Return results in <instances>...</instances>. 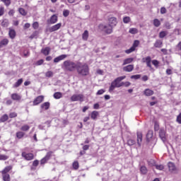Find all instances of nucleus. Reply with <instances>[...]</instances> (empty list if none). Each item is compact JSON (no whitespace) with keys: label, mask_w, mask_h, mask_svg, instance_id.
Segmentation results:
<instances>
[{"label":"nucleus","mask_w":181,"mask_h":181,"mask_svg":"<svg viewBox=\"0 0 181 181\" xmlns=\"http://www.w3.org/2000/svg\"><path fill=\"white\" fill-rule=\"evenodd\" d=\"M49 22L51 23V25L56 23V22H57V16L56 14L52 15Z\"/></svg>","instance_id":"17"},{"label":"nucleus","mask_w":181,"mask_h":181,"mask_svg":"<svg viewBox=\"0 0 181 181\" xmlns=\"http://www.w3.org/2000/svg\"><path fill=\"white\" fill-rule=\"evenodd\" d=\"M140 78H141V74L132 75L131 76V78L134 80H139Z\"/></svg>","instance_id":"50"},{"label":"nucleus","mask_w":181,"mask_h":181,"mask_svg":"<svg viewBox=\"0 0 181 181\" xmlns=\"http://www.w3.org/2000/svg\"><path fill=\"white\" fill-rule=\"evenodd\" d=\"M11 98L14 101H19L22 98V96L19 95L18 93H13L11 94Z\"/></svg>","instance_id":"19"},{"label":"nucleus","mask_w":181,"mask_h":181,"mask_svg":"<svg viewBox=\"0 0 181 181\" xmlns=\"http://www.w3.org/2000/svg\"><path fill=\"white\" fill-rule=\"evenodd\" d=\"M144 94L146 95V97H151V95H153V90H152L149 88H146L144 91Z\"/></svg>","instance_id":"18"},{"label":"nucleus","mask_w":181,"mask_h":181,"mask_svg":"<svg viewBox=\"0 0 181 181\" xmlns=\"http://www.w3.org/2000/svg\"><path fill=\"white\" fill-rule=\"evenodd\" d=\"M176 122L178 124H181V113H180L179 115L177 116Z\"/></svg>","instance_id":"56"},{"label":"nucleus","mask_w":181,"mask_h":181,"mask_svg":"<svg viewBox=\"0 0 181 181\" xmlns=\"http://www.w3.org/2000/svg\"><path fill=\"white\" fill-rule=\"evenodd\" d=\"M8 115H4L0 118V122H5L8 121Z\"/></svg>","instance_id":"38"},{"label":"nucleus","mask_w":181,"mask_h":181,"mask_svg":"<svg viewBox=\"0 0 181 181\" xmlns=\"http://www.w3.org/2000/svg\"><path fill=\"white\" fill-rule=\"evenodd\" d=\"M4 181H11V175L8 174H1Z\"/></svg>","instance_id":"32"},{"label":"nucleus","mask_w":181,"mask_h":181,"mask_svg":"<svg viewBox=\"0 0 181 181\" xmlns=\"http://www.w3.org/2000/svg\"><path fill=\"white\" fill-rule=\"evenodd\" d=\"M152 136H153V132L152 130H150L148 132V133L146 134L147 141H150L151 139Z\"/></svg>","instance_id":"31"},{"label":"nucleus","mask_w":181,"mask_h":181,"mask_svg":"<svg viewBox=\"0 0 181 181\" xmlns=\"http://www.w3.org/2000/svg\"><path fill=\"white\" fill-rule=\"evenodd\" d=\"M134 62V58H127L123 61L122 66H126V64H131Z\"/></svg>","instance_id":"22"},{"label":"nucleus","mask_w":181,"mask_h":181,"mask_svg":"<svg viewBox=\"0 0 181 181\" xmlns=\"http://www.w3.org/2000/svg\"><path fill=\"white\" fill-rule=\"evenodd\" d=\"M124 23H129L131 22V17L125 16L123 18Z\"/></svg>","instance_id":"40"},{"label":"nucleus","mask_w":181,"mask_h":181,"mask_svg":"<svg viewBox=\"0 0 181 181\" xmlns=\"http://www.w3.org/2000/svg\"><path fill=\"white\" fill-rule=\"evenodd\" d=\"M73 168L75 169V170H77L78 169V162L75 161L73 163Z\"/></svg>","instance_id":"53"},{"label":"nucleus","mask_w":181,"mask_h":181,"mask_svg":"<svg viewBox=\"0 0 181 181\" xmlns=\"http://www.w3.org/2000/svg\"><path fill=\"white\" fill-rule=\"evenodd\" d=\"M18 12L23 16H26V15L28 14V13H26V11H25L23 8H18Z\"/></svg>","instance_id":"37"},{"label":"nucleus","mask_w":181,"mask_h":181,"mask_svg":"<svg viewBox=\"0 0 181 181\" xmlns=\"http://www.w3.org/2000/svg\"><path fill=\"white\" fill-rule=\"evenodd\" d=\"M168 169H169V172H170L171 173H176V165L173 163V162H169L168 163Z\"/></svg>","instance_id":"8"},{"label":"nucleus","mask_w":181,"mask_h":181,"mask_svg":"<svg viewBox=\"0 0 181 181\" xmlns=\"http://www.w3.org/2000/svg\"><path fill=\"white\" fill-rule=\"evenodd\" d=\"M163 45V42H162V40H157L156 41V42L154 43V47L160 48V47H162Z\"/></svg>","instance_id":"26"},{"label":"nucleus","mask_w":181,"mask_h":181,"mask_svg":"<svg viewBox=\"0 0 181 181\" xmlns=\"http://www.w3.org/2000/svg\"><path fill=\"white\" fill-rule=\"evenodd\" d=\"M63 97V94L60 92H56L54 93V98L56 100H60Z\"/></svg>","instance_id":"29"},{"label":"nucleus","mask_w":181,"mask_h":181,"mask_svg":"<svg viewBox=\"0 0 181 181\" xmlns=\"http://www.w3.org/2000/svg\"><path fill=\"white\" fill-rule=\"evenodd\" d=\"M66 57H67V55H66V54L59 55V57H57L54 59V63H59V62H62V60H64V59H66Z\"/></svg>","instance_id":"12"},{"label":"nucleus","mask_w":181,"mask_h":181,"mask_svg":"<svg viewBox=\"0 0 181 181\" xmlns=\"http://www.w3.org/2000/svg\"><path fill=\"white\" fill-rule=\"evenodd\" d=\"M41 52H42L45 56H48V54H49V53H50V48H49V47L43 48V49L41 50Z\"/></svg>","instance_id":"24"},{"label":"nucleus","mask_w":181,"mask_h":181,"mask_svg":"<svg viewBox=\"0 0 181 181\" xmlns=\"http://www.w3.org/2000/svg\"><path fill=\"white\" fill-rule=\"evenodd\" d=\"M8 43L9 40H8V38H4L0 41V49H1V47H5V46H8Z\"/></svg>","instance_id":"13"},{"label":"nucleus","mask_w":181,"mask_h":181,"mask_svg":"<svg viewBox=\"0 0 181 181\" xmlns=\"http://www.w3.org/2000/svg\"><path fill=\"white\" fill-rule=\"evenodd\" d=\"M132 52H135V49H134L133 47H132L131 48H129V49H126L124 51L125 53H127V54H129L131 53H132Z\"/></svg>","instance_id":"44"},{"label":"nucleus","mask_w":181,"mask_h":181,"mask_svg":"<svg viewBox=\"0 0 181 181\" xmlns=\"http://www.w3.org/2000/svg\"><path fill=\"white\" fill-rule=\"evenodd\" d=\"M153 25H154L156 28H159V26H160V21H159L158 18H155L153 21Z\"/></svg>","instance_id":"30"},{"label":"nucleus","mask_w":181,"mask_h":181,"mask_svg":"<svg viewBox=\"0 0 181 181\" xmlns=\"http://www.w3.org/2000/svg\"><path fill=\"white\" fill-rule=\"evenodd\" d=\"M88 36H90L88 30H86L82 34V39L85 40V42H87V40H88Z\"/></svg>","instance_id":"20"},{"label":"nucleus","mask_w":181,"mask_h":181,"mask_svg":"<svg viewBox=\"0 0 181 181\" xmlns=\"http://www.w3.org/2000/svg\"><path fill=\"white\" fill-rule=\"evenodd\" d=\"M138 46H139V40H134L132 47H134V49L135 50V49H136V47H138Z\"/></svg>","instance_id":"39"},{"label":"nucleus","mask_w":181,"mask_h":181,"mask_svg":"<svg viewBox=\"0 0 181 181\" xmlns=\"http://www.w3.org/2000/svg\"><path fill=\"white\" fill-rule=\"evenodd\" d=\"M10 118H15L16 117H18V114H16V112H11L9 115Z\"/></svg>","instance_id":"58"},{"label":"nucleus","mask_w":181,"mask_h":181,"mask_svg":"<svg viewBox=\"0 0 181 181\" xmlns=\"http://www.w3.org/2000/svg\"><path fill=\"white\" fill-rule=\"evenodd\" d=\"M142 62L143 63H149L152 62V59L151 58V57H146L142 58Z\"/></svg>","instance_id":"35"},{"label":"nucleus","mask_w":181,"mask_h":181,"mask_svg":"<svg viewBox=\"0 0 181 181\" xmlns=\"http://www.w3.org/2000/svg\"><path fill=\"white\" fill-rule=\"evenodd\" d=\"M69 13H70V11H69V10H64L63 11V15H64V16H65V18H67V16H69Z\"/></svg>","instance_id":"55"},{"label":"nucleus","mask_w":181,"mask_h":181,"mask_svg":"<svg viewBox=\"0 0 181 181\" xmlns=\"http://www.w3.org/2000/svg\"><path fill=\"white\" fill-rule=\"evenodd\" d=\"M1 1L6 5V6H9V5H11V0H1Z\"/></svg>","instance_id":"51"},{"label":"nucleus","mask_w":181,"mask_h":181,"mask_svg":"<svg viewBox=\"0 0 181 181\" xmlns=\"http://www.w3.org/2000/svg\"><path fill=\"white\" fill-rule=\"evenodd\" d=\"M52 153H53V152L49 151L46 154V156L40 160L41 165H45V163H46L47 160L50 159Z\"/></svg>","instance_id":"7"},{"label":"nucleus","mask_w":181,"mask_h":181,"mask_svg":"<svg viewBox=\"0 0 181 181\" xmlns=\"http://www.w3.org/2000/svg\"><path fill=\"white\" fill-rule=\"evenodd\" d=\"M100 30H102V32H105V33H107V35H111V33L112 32V27L110 25H104V24H100L98 26Z\"/></svg>","instance_id":"4"},{"label":"nucleus","mask_w":181,"mask_h":181,"mask_svg":"<svg viewBox=\"0 0 181 181\" xmlns=\"http://www.w3.org/2000/svg\"><path fill=\"white\" fill-rule=\"evenodd\" d=\"M164 27H165L166 29H170V28H171L170 23H169V22H165V23H164Z\"/></svg>","instance_id":"54"},{"label":"nucleus","mask_w":181,"mask_h":181,"mask_svg":"<svg viewBox=\"0 0 181 181\" xmlns=\"http://www.w3.org/2000/svg\"><path fill=\"white\" fill-rule=\"evenodd\" d=\"M160 138L161 140L165 142L166 141V132L163 129H160L159 132Z\"/></svg>","instance_id":"14"},{"label":"nucleus","mask_w":181,"mask_h":181,"mask_svg":"<svg viewBox=\"0 0 181 181\" xmlns=\"http://www.w3.org/2000/svg\"><path fill=\"white\" fill-rule=\"evenodd\" d=\"M28 129H30V127H29V125L28 124H25L22 126L21 128V131H25V132L28 131Z\"/></svg>","instance_id":"42"},{"label":"nucleus","mask_w":181,"mask_h":181,"mask_svg":"<svg viewBox=\"0 0 181 181\" xmlns=\"http://www.w3.org/2000/svg\"><path fill=\"white\" fill-rule=\"evenodd\" d=\"M141 142H142V133L137 132V144L139 146H141Z\"/></svg>","instance_id":"23"},{"label":"nucleus","mask_w":181,"mask_h":181,"mask_svg":"<svg viewBox=\"0 0 181 181\" xmlns=\"http://www.w3.org/2000/svg\"><path fill=\"white\" fill-rule=\"evenodd\" d=\"M129 33H131V35H136V33H138V30L135 28H132L129 29Z\"/></svg>","instance_id":"34"},{"label":"nucleus","mask_w":181,"mask_h":181,"mask_svg":"<svg viewBox=\"0 0 181 181\" xmlns=\"http://www.w3.org/2000/svg\"><path fill=\"white\" fill-rule=\"evenodd\" d=\"M117 18L115 17H111L109 18V25L114 27V26H117Z\"/></svg>","instance_id":"11"},{"label":"nucleus","mask_w":181,"mask_h":181,"mask_svg":"<svg viewBox=\"0 0 181 181\" xmlns=\"http://www.w3.org/2000/svg\"><path fill=\"white\" fill-rule=\"evenodd\" d=\"M33 29H37L39 28V23L34 22L33 23Z\"/></svg>","instance_id":"57"},{"label":"nucleus","mask_w":181,"mask_h":181,"mask_svg":"<svg viewBox=\"0 0 181 181\" xmlns=\"http://www.w3.org/2000/svg\"><path fill=\"white\" fill-rule=\"evenodd\" d=\"M5 13V8L4 7H0V16H2Z\"/></svg>","instance_id":"60"},{"label":"nucleus","mask_w":181,"mask_h":181,"mask_svg":"<svg viewBox=\"0 0 181 181\" xmlns=\"http://www.w3.org/2000/svg\"><path fill=\"white\" fill-rule=\"evenodd\" d=\"M43 100H45V97L43 95L37 96L33 101V105H39L40 103H42Z\"/></svg>","instance_id":"9"},{"label":"nucleus","mask_w":181,"mask_h":181,"mask_svg":"<svg viewBox=\"0 0 181 181\" xmlns=\"http://www.w3.org/2000/svg\"><path fill=\"white\" fill-rule=\"evenodd\" d=\"M123 86H124V87H129V86H131L130 82H123Z\"/></svg>","instance_id":"63"},{"label":"nucleus","mask_w":181,"mask_h":181,"mask_svg":"<svg viewBox=\"0 0 181 181\" xmlns=\"http://www.w3.org/2000/svg\"><path fill=\"white\" fill-rule=\"evenodd\" d=\"M50 107V103L45 102L41 105L42 110H47Z\"/></svg>","instance_id":"27"},{"label":"nucleus","mask_w":181,"mask_h":181,"mask_svg":"<svg viewBox=\"0 0 181 181\" xmlns=\"http://www.w3.org/2000/svg\"><path fill=\"white\" fill-rule=\"evenodd\" d=\"M177 50H181V42H180L177 45Z\"/></svg>","instance_id":"64"},{"label":"nucleus","mask_w":181,"mask_h":181,"mask_svg":"<svg viewBox=\"0 0 181 181\" xmlns=\"http://www.w3.org/2000/svg\"><path fill=\"white\" fill-rule=\"evenodd\" d=\"M79 62H73L71 60H66L64 62L63 67L66 71H74L77 70V66H78Z\"/></svg>","instance_id":"2"},{"label":"nucleus","mask_w":181,"mask_h":181,"mask_svg":"<svg viewBox=\"0 0 181 181\" xmlns=\"http://www.w3.org/2000/svg\"><path fill=\"white\" fill-rule=\"evenodd\" d=\"M81 145L83 146L82 149L83 151H88L90 149V146L89 145H84V144H81Z\"/></svg>","instance_id":"48"},{"label":"nucleus","mask_w":181,"mask_h":181,"mask_svg":"<svg viewBox=\"0 0 181 181\" xmlns=\"http://www.w3.org/2000/svg\"><path fill=\"white\" fill-rule=\"evenodd\" d=\"M125 78H127V76H119L116 79H115L112 82L111 86L109 88L110 93H111L112 91H114L115 88H119V87H122V86H124V82H121V81H122V80H125Z\"/></svg>","instance_id":"1"},{"label":"nucleus","mask_w":181,"mask_h":181,"mask_svg":"<svg viewBox=\"0 0 181 181\" xmlns=\"http://www.w3.org/2000/svg\"><path fill=\"white\" fill-rule=\"evenodd\" d=\"M156 168L158 170H163V169H165V166H163V165H156Z\"/></svg>","instance_id":"49"},{"label":"nucleus","mask_w":181,"mask_h":181,"mask_svg":"<svg viewBox=\"0 0 181 181\" xmlns=\"http://www.w3.org/2000/svg\"><path fill=\"white\" fill-rule=\"evenodd\" d=\"M134 70V65L129 64L123 67V71L127 73H131Z\"/></svg>","instance_id":"15"},{"label":"nucleus","mask_w":181,"mask_h":181,"mask_svg":"<svg viewBox=\"0 0 181 181\" xmlns=\"http://www.w3.org/2000/svg\"><path fill=\"white\" fill-rule=\"evenodd\" d=\"M168 36V31H161L159 33V38L163 39V37Z\"/></svg>","instance_id":"33"},{"label":"nucleus","mask_w":181,"mask_h":181,"mask_svg":"<svg viewBox=\"0 0 181 181\" xmlns=\"http://www.w3.org/2000/svg\"><path fill=\"white\" fill-rule=\"evenodd\" d=\"M140 172L141 175H146L148 173V168L145 165L140 167Z\"/></svg>","instance_id":"25"},{"label":"nucleus","mask_w":181,"mask_h":181,"mask_svg":"<svg viewBox=\"0 0 181 181\" xmlns=\"http://www.w3.org/2000/svg\"><path fill=\"white\" fill-rule=\"evenodd\" d=\"M8 36L11 39H13L16 37V32L13 29H10L8 32Z\"/></svg>","instance_id":"21"},{"label":"nucleus","mask_w":181,"mask_h":181,"mask_svg":"<svg viewBox=\"0 0 181 181\" xmlns=\"http://www.w3.org/2000/svg\"><path fill=\"white\" fill-rule=\"evenodd\" d=\"M160 13H161L162 15L166 13V8L162 7V8H160Z\"/></svg>","instance_id":"61"},{"label":"nucleus","mask_w":181,"mask_h":181,"mask_svg":"<svg viewBox=\"0 0 181 181\" xmlns=\"http://www.w3.org/2000/svg\"><path fill=\"white\" fill-rule=\"evenodd\" d=\"M71 101H80L83 103V101H84V95L83 94H74L71 97Z\"/></svg>","instance_id":"5"},{"label":"nucleus","mask_w":181,"mask_h":181,"mask_svg":"<svg viewBox=\"0 0 181 181\" xmlns=\"http://www.w3.org/2000/svg\"><path fill=\"white\" fill-rule=\"evenodd\" d=\"M98 115H100V113L98 112V111L94 110L90 114V118H91V119L96 121Z\"/></svg>","instance_id":"16"},{"label":"nucleus","mask_w":181,"mask_h":181,"mask_svg":"<svg viewBox=\"0 0 181 181\" xmlns=\"http://www.w3.org/2000/svg\"><path fill=\"white\" fill-rule=\"evenodd\" d=\"M23 136H25V134L23 132H18L16 133V137L18 139H22V138H23Z\"/></svg>","instance_id":"36"},{"label":"nucleus","mask_w":181,"mask_h":181,"mask_svg":"<svg viewBox=\"0 0 181 181\" xmlns=\"http://www.w3.org/2000/svg\"><path fill=\"white\" fill-rule=\"evenodd\" d=\"M151 62H152V64H153V66H155V67H156V68L159 67V61H158L156 59H153Z\"/></svg>","instance_id":"46"},{"label":"nucleus","mask_w":181,"mask_h":181,"mask_svg":"<svg viewBox=\"0 0 181 181\" xmlns=\"http://www.w3.org/2000/svg\"><path fill=\"white\" fill-rule=\"evenodd\" d=\"M38 165H39V160H35L33 161V166H34L35 168H36Z\"/></svg>","instance_id":"62"},{"label":"nucleus","mask_w":181,"mask_h":181,"mask_svg":"<svg viewBox=\"0 0 181 181\" xmlns=\"http://www.w3.org/2000/svg\"><path fill=\"white\" fill-rule=\"evenodd\" d=\"M9 23V21H8L7 19H4L3 20L2 23H1V25L4 26V28H6V26H8Z\"/></svg>","instance_id":"43"},{"label":"nucleus","mask_w":181,"mask_h":181,"mask_svg":"<svg viewBox=\"0 0 181 181\" xmlns=\"http://www.w3.org/2000/svg\"><path fill=\"white\" fill-rule=\"evenodd\" d=\"M45 76L47 77H53V71H48L47 72L45 73Z\"/></svg>","instance_id":"52"},{"label":"nucleus","mask_w":181,"mask_h":181,"mask_svg":"<svg viewBox=\"0 0 181 181\" xmlns=\"http://www.w3.org/2000/svg\"><path fill=\"white\" fill-rule=\"evenodd\" d=\"M8 158L6 155L0 154V160H6Z\"/></svg>","instance_id":"45"},{"label":"nucleus","mask_w":181,"mask_h":181,"mask_svg":"<svg viewBox=\"0 0 181 181\" xmlns=\"http://www.w3.org/2000/svg\"><path fill=\"white\" fill-rule=\"evenodd\" d=\"M11 170H12V166H7L1 171V174H8Z\"/></svg>","instance_id":"28"},{"label":"nucleus","mask_w":181,"mask_h":181,"mask_svg":"<svg viewBox=\"0 0 181 181\" xmlns=\"http://www.w3.org/2000/svg\"><path fill=\"white\" fill-rule=\"evenodd\" d=\"M76 71L78 74H80V76H88V65L79 62L78 63V66H76Z\"/></svg>","instance_id":"3"},{"label":"nucleus","mask_w":181,"mask_h":181,"mask_svg":"<svg viewBox=\"0 0 181 181\" xmlns=\"http://www.w3.org/2000/svg\"><path fill=\"white\" fill-rule=\"evenodd\" d=\"M44 60L43 59H40L36 62V65L37 66H42V64H43L44 63Z\"/></svg>","instance_id":"59"},{"label":"nucleus","mask_w":181,"mask_h":181,"mask_svg":"<svg viewBox=\"0 0 181 181\" xmlns=\"http://www.w3.org/2000/svg\"><path fill=\"white\" fill-rule=\"evenodd\" d=\"M22 83H23V78H20L17 81V82L14 84V87H19V86H21V84H22Z\"/></svg>","instance_id":"41"},{"label":"nucleus","mask_w":181,"mask_h":181,"mask_svg":"<svg viewBox=\"0 0 181 181\" xmlns=\"http://www.w3.org/2000/svg\"><path fill=\"white\" fill-rule=\"evenodd\" d=\"M21 156L25 159V160H32L33 158H35V156L32 153H27L26 152H23Z\"/></svg>","instance_id":"6"},{"label":"nucleus","mask_w":181,"mask_h":181,"mask_svg":"<svg viewBox=\"0 0 181 181\" xmlns=\"http://www.w3.org/2000/svg\"><path fill=\"white\" fill-rule=\"evenodd\" d=\"M127 145L129 146H132V145H135V141L134 139H129L127 141Z\"/></svg>","instance_id":"47"},{"label":"nucleus","mask_w":181,"mask_h":181,"mask_svg":"<svg viewBox=\"0 0 181 181\" xmlns=\"http://www.w3.org/2000/svg\"><path fill=\"white\" fill-rule=\"evenodd\" d=\"M62 28V23H59L53 26H52L51 28H49L48 29L49 32L52 33V32H56V30H59V29Z\"/></svg>","instance_id":"10"}]
</instances>
